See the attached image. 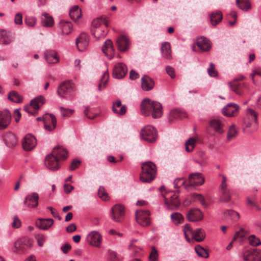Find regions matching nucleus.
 Here are the masks:
<instances>
[{"mask_svg":"<svg viewBox=\"0 0 261 261\" xmlns=\"http://www.w3.org/2000/svg\"><path fill=\"white\" fill-rule=\"evenodd\" d=\"M248 240L249 244L252 246H257L261 244L260 240L254 234L250 236Z\"/></svg>","mask_w":261,"mask_h":261,"instance_id":"obj_49","label":"nucleus"},{"mask_svg":"<svg viewBox=\"0 0 261 261\" xmlns=\"http://www.w3.org/2000/svg\"><path fill=\"white\" fill-rule=\"evenodd\" d=\"M84 114L89 119H94L97 115V114H93L88 107L85 110Z\"/></svg>","mask_w":261,"mask_h":261,"instance_id":"obj_58","label":"nucleus"},{"mask_svg":"<svg viewBox=\"0 0 261 261\" xmlns=\"http://www.w3.org/2000/svg\"><path fill=\"white\" fill-rule=\"evenodd\" d=\"M187 217L190 222L198 221L202 219L203 214L199 209L192 208L188 212Z\"/></svg>","mask_w":261,"mask_h":261,"instance_id":"obj_23","label":"nucleus"},{"mask_svg":"<svg viewBox=\"0 0 261 261\" xmlns=\"http://www.w3.org/2000/svg\"><path fill=\"white\" fill-rule=\"evenodd\" d=\"M125 214L124 207L120 204H116L111 208V218L115 221L120 222Z\"/></svg>","mask_w":261,"mask_h":261,"instance_id":"obj_11","label":"nucleus"},{"mask_svg":"<svg viewBox=\"0 0 261 261\" xmlns=\"http://www.w3.org/2000/svg\"><path fill=\"white\" fill-rule=\"evenodd\" d=\"M54 222L53 219L40 218L36 222V226L40 229L47 230L53 225Z\"/></svg>","mask_w":261,"mask_h":261,"instance_id":"obj_28","label":"nucleus"},{"mask_svg":"<svg viewBox=\"0 0 261 261\" xmlns=\"http://www.w3.org/2000/svg\"><path fill=\"white\" fill-rule=\"evenodd\" d=\"M81 162L80 160H74L72 162L71 164L70 165V166H69L70 170L73 171L75 169H77V168H79V167L81 165Z\"/></svg>","mask_w":261,"mask_h":261,"instance_id":"obj_60","label":"nucleus"},{"mask_svg":"<svg viewBox=\"0 0 261 261\" xmlns=\"http://www.w3.org/2000/svg\"><path fill=\"white\" fill-rule=\"evenodd\" d=\"M72 24L68 21H61L58 24V28L62 35H69L72 30Z\"/></svg>","mask_w":261,"mask_h":261,"instance_id":"obj_31","label":"nucleus"},{"mask_svg":"<svg viewBox=\"0 0 261 261\" xmlns=\"http://www.w3.org/2000/svg\"><path fill=\"white\" fill-rule=\"evenodd\" d=\"M161 50L163 56L167 59H170L171 58V50L170 44L168 42H164L162 44Z\"/></svg>","mask_w":261,"mask_h":261,"instance_id":"obj_36","label":"nucleus"},{"mask_svg":"<svg viewBox=\"0 0 261 261\" xmlns=\"http://www.w3.org/2000/svg\"><path fill=\"white\" fill-rule=\"evenodd\" d=\"M58 158L55 156L51 152L48 154L45 159V164L46 166L51 170H57L60 168Z\"/></svg>","mask_w":261,"mask_h":261,"instance_id":"obj_14","label":"nucleus"},{"mask_svg":"<svg viewBox=\"0 0 261 261\" xmlns=\"http://www.w3.org/2000/svg\"><path fill=\"white\" fill-rule=\"evenodd\" d=\"M238 134V132L236 128L234 125H232L229 127V130L227 133V139L230 140L236 137Z\"/></svg>","mask_w":261,"mask_h":261,"instance_id":"obj_46","label":"nucleus"},{"mask_svg":"<svg viewBox=\"0 0 261 261\" xmlns=\"http://www.w3.org/2000/svg\"><path fill=\"white\" fill-rule=\"evenodd\" d=\"M37 240V243L39 246H42L45 241V237L42 234H38L36 236Z\"/></svg>","mask_w":261,"mask_h":261,"instance_id":"obj_63","label":"nucleus"},{"mask_svg":"<svg viewBox=\"0 0 261 261\" xmlns=\"http://www.w3.org/2000/svg\"><path fill=\"white\" fill-rule=\"evenodd\" d=\"M142 113L145 116L151 115L153 118H159L163 115V107L161 103L151 101L149 99H144L141 103Z\"/></svg>","mask_w":261,"mask_h":261,"instance_id":"obj_1","label":"nucleus"},{"mask_svg":"<svg viewBox=\"0 0 261 261\" xmlns=\"http://www.w3.org/2000/svg\"><path fill=\"white\" fill-rule=\"evenodd\" d=\"M12 37L10 33H8L5 30H0V43L8 44L11 42Z\"/></svg>","mask_w":261,"mask_h":261,"instance_id":"obj_35","label":"nucleus"},{"mask_svg":"<svg viewBox=\"0 0 261 261\" xmlns=\"http://www.w3.org/2000/svg\"><path fill=\"white\" fill-rule=\"evenodd\" d=\"M195 250L198 256L200 257L207 258L209 256L208 251L200 245H197L195 246Z\"/></svg>","mask_w":261,"mask_h":261,"instance_id":"obj_41","label":"nucleus"},{"mask_svg":"<svg viewBox=\"0 0 261 261\" xmlns=\"http://www.w3.org/2000/svg\"><path fill=\"white\" fill-rule=\"evenodd\" d=\"M154 86L153 80L149 76L144 75L141 79V87L144 91L152 90Z\"/></svg>","mask_w":261,"mask_h":261,"instance_id":"obj_26","label":"nucleus"},{"mask_svg":"<svg viewBox=\"0 0 261 261\" xmlns=\"http://www.w3.org/2000/svg\"><path fill=\"white\" fill-rule=\"evenodd\" d=\"M73 86V84L70 81L62 82L58 88V94L62 98L71 96Z\"/></svg>","mask_w":261,"mask_h":261,"instance_id":"obj_5","label":"nucleus"},{"mask_svg":"<svg viewBox=\"0 0 261 261\" xmlns=\"http://www.w3.org/2000/svg\"><path fill=\"white\" fill-rule=\"evenodd\" d=\"M208 75L212 77H217L218 76V72L215 69V66L214 63H211L210 67L207 69Z\"/></svg>","mask_w":261,"mask_h":261,"instance_id":"obj_52","label":"nucleus"},{"mask_svg":"<svg viewBox=\"0 0 261 261\" xmlns=\"http://www.w3.org/2000/svg\"><path fill=\"white\" fill-rule=\"evenodd\" d=\"M60 109L61 110L62 116L63 117H69L73 112V111L71 109H65L63 107H61Z\"/></svg>","mask_w":261,"mask_h":261,"instance_id":"obj_56","label":"nucleus"},{"mask_svg":"<svg viewBox=\"0 0 261 261\" xmlns=\"http://www.w3.org/2000/svg\"><path fill=\"white\" fill-rule=\"evenodd\" d=\"M69 15L73 20L76 21L81 17V10L79 9L77 6H74L70 10Z\"/></svg>","mask_w":261,"mask_h":261,"instance_id":"obj_37","label":"nucleus"},{"mask_svg":"<svg viewBox=\"0 0 261 261\" xmlns=\"http://www.w3.org/2000/svg\"><path fill=\"white\" fill-rule=\"evenodd\" d=\"M242 256L244 261H261V251L252 248L243 251Z\"/></svg>","mask_w":261,"mask_h":261,"instance_id":"obj_7","label":"nucleus"},{"mask_svg":"<svg viewBox=\"0 0 261 261\" xmlns=\"http://www.w3.org/2000/svg\"><path fill=\"white\" fill-rule=\"evenodd\" d=\"M37 141L35 137L31 134L25 136L22 141V146L26 151H30L36 145Z\"/></svg>","mask_w":261,"mask_h":261,"instance_id":"obj_15","label":"nucleus"},{"mask_svg":"<svg viewBox=\"0 0 261 261\" xmlns=\"http://www.w3.org/2000/svg\"><path fill=\"white\" fill-rule=\"evenodd\" d=\"M196 140L193 138H190L185 143L186 150L187 152H191L194 147Z\"/></svg>","mask_w":261,"mask_h":261,"instance_id":"obj_47","label":"nucleus"},{"mask_svg":"<svg viewBox=\"0 0 261 261\" xmlns=\"http://www.w3.org/2000/svg\"><path fill=\"white\" fill-rule=\"evenodd\" d=\"M142 172L140 179L143 182L149 183L152 181L156 175L155 165L151 162H146L142 164Z\"/></svg>","mask_w":261,"mask_h":261,"instance_id":"obj_3","label":"nucleus"},{"mask_svg":"<svg viewBox=\"0 0 261 261\" xmlns=\"http://www.w3.org/2000/svg\"><path fill=\"white\" fill-rule=\"evenodd\" d=\"M196 44L202 51H207L211 48L210 41L203 36L198 37L196 39Z\"/></svg>","mask_w":261,"mask_h":261,"instance_id":"obj_22","label":"nucleus"},{"mask_svg":"<svg viewBox=\"0 0 261 261\" xmlns=\"http://www.w3.org/2000/svg\"><path fill=\"white\" fill-rule=\"evenodd\" d=\"M245 77L241 75L240 77L234 79L232 81L229 83L231 89L239 95H242L244 93V89L246 87V85L244 83L240 82L243 80Z\"/></svg>","mask_w":261,"mask_h":261,"instance_id":"obj_10","label":"nucleus"},{"mask_svg":"<svg viewBox=\"0 0 261 261\" xmlns=\"http://www.w3.org/2000/svg\"><path fill=\"white\" fill-rule=\"evenodd\" d=\"M142 139L148 142H154L157 138V132L154 127L147 125L143 128L140 133Z\"/></svg>","mask_w":261,"mask_h":261,"instance_id":"obj_6","label":"nucleus"},{"mask_svg":"<svg viewBox=\"0 0 261 261\" xmlns=\"http://www.w3.org/2000/svg\"><path fill=\"white\" fill-rule=\"evenodd\" d=\"M41 23L44 27H51L54 24V19L48 13L44 12L41 16Z\"/></svg>","mask_w":261,"mask_h":261,"instance_id":"obj_32","label":"nucleus"},{"mask_svg":"<svg viewBox=\"0 0 261 261\" xmlns=\"http://www.w3.org/2000/svg\"><path fill=\"white\" fill-rule=\"evenodd\" d=\"M166 72L171 78L173 79L175 77V70L173 67L168 66L166 67Z\"/></svg>","mask_w":261,"mask_h":261,"instance_id":"obj_61","label":"nucleus"},{"mask_svg":"<svg viewBox=\"0 0 261 261\" xmlns=\"http://www.w3.org/2000/svg\"><path fill=\"white\" fill-rule=\"evenodd\" d=\"M108 78V73L107 72H105L103 74L100 80V82L99 83L98 86V90L99 91L102 90V86L103 88H105L106 87V85H107V83Z\"/></svg>","mask_w":261,"mask_h":261,"instance_id":"obj_50","label":"nucleus"},{"mask_svg":"<svg viewBox=\"0 0 261 261\" xmlns=\"http://www.w3.org/2000/svg\"><path fill=\"white\" fill-rule=\"evenodd\" d=\"M36 120L38 121H43L44 124V127L45 129L48 131L53 130L56 126V118L53 114H45L42 117H39L37 118Z\"/></svg>","mask_w":261,"mask_h":261,"instance_id":"obj_8","label":"nucleus"},{"mask_svg":"<svg viewBox=\"0 0 261 261\" xmlns=\"http://www.w3.org/2000/svg\"><path fill=\"white\" fill-rule=\"evenodd\" d=\"M39 195L36 192H33L26 196L24 200V204L29 208H36L38 205Z\"/></svg>","mask_w":261,"mask_h":261,"instance_id":"obj_12","label":"nucleus"},{"mask_svg":"<svg viewBox=\"0 0 261 261\" xmlns=\"http://www.w3.org/2000/svg\"><path fill=\"white\" fill-rule=\"evenodd\" d=\"M220 201L222 202H228L230 200L231 196L229 190L221 192Z\"/></svg>","mask_w":261,"mask_h":261,"instance_id":"obj_51","label":"nucleus"},{"mask_svg":"<svg viewBox=\"0 0 261 261\" xmlns=\"http://www.w3.org/2000/svg\"><path fill=\"white\" fill-rule=\"evenodd\" d=\"M222 177V180L220 187V191L221 192H223L224 191H228V190L227 189V184H226V177L224 175H220Z\"/></svg>","mask_w":261,"mask_h":261,"instance_id":"obj_59","label":"nucleus"},{"mask_svg":"<svg viewBox=\"0 0 261 261\" xmlns=\"http://www.w3.org/2000/svg\"><path fill=\"white\" fill-rule=\"evenodd\" d=\"M14 21L17 24L20 25L22 23V15L21 13H18L16 14Z\"/></svg>","mask_w":261,"mask_h":261,"instance_id":"obj_62","label":"nucleus"},{"mask_svg":"<svg viewBox=\"0 0 261 261\" xmlns=\"http://www.w3.org/2000/svg\"><path fill=\"white\" fill-rule=\"evenodd\" d=\"M44 57L45 60L48 63H57L59 61L57 54L55 52L46 53Z\"/></svg>","mask_w":261,"mask_h":261,"instance_id":"obj_39","label":"nucleus"},{"mask_svg":"<svg viewBox=\"0 0 261 261\" xmlns=\"http://www.w3.org/2000/svg\"><path fill=\"white\" fill-rule=\"evenodd\" d=\"M238 7L244 11H248L251 8V4L248 0H236Z\"/></svg>","mask_w":261,"mask_h":261,"instance_id":"obj_43","label":"nucleus"},{"mask_svg":"<svg viewBox=\"0 0 261 261\" xmlns=\"http://www.w3.org/2000/svg\"><path fill=\"white\" fill-rule=\"evenodd\" d=\"M4 140L7 146L9 147L15 146L17 143L15 135L12 133H7L5 135Z\"/></svg>","mask_w":261,"mask_h":261,"instance_id":"obj_34","label":"nucleus"},{"mask_svg":"<svg viewBox=\"0 0 261 261\" xmlns=\"http://www.w3.org/2000/svg\"><path fill=\"white\" fill-rule=\"evenodd\" d=\"M182 115V114L180 111L176 109L172 110L169 113L168 121L171 122L174 119H180Z\"/></svg>","mask_w":261,"mask_h":261,"instance_id":"obj_44","label":"nucleus"},{"mask_svg":"<svg viewBox=\"0 0 261 261\" xmlns=\"http://www.w3.org/2000/svg\"><path fill=\"white\" fill-rule=\"evenodd\" d=\"M171 219L175 224L182 223L184 221L182 215L179 213H173L171 215Z\"/></svg>","mask_w":261,"mask_h":261,"instance_id":"obj_45","label":"nucleus"},{"mask_svg":"<svg viewBox=\"0 0 261 261\" xmlns=\"http://www.w3.org/2000/svg\"><path fill=\"white\" fill-rule=\"evenodd\" d=\"M185 180L182 178H176L174 181V185L175 188L178 189L181 185H184Z\"/></svg>","mask_w":261,"mask_h":261,"instance_id":"obj_64","label":"nucleus"},{"mask_svg":"<svg viewBox=\"0 0 261 261\" xmlns=\"http://www.w3.org/2000/svg\"><path fill=\"white\" fill-rule=\"evenodd\" d=\"M179 192V191L177 190L175 191L167 192L165 194H162L165 199V204L168 208L171 210H176L179 207L180 204Z\"/></svg>","mask_w":261,"mask_h":261,"instance_id":"obj_4","label":"nucleus"},{"mask_svg":"<svg viewBox=\"0 0 261 261\" xmlns=\"http://www.w3.org/2000/svg\"><path fill=\"white\" fill-rule=\"evenodd\" d=\"M210 125L219 134H222L224 132V130L222 128L221 123L219 120H212L210 122Z\"/></svg>","mask_w":261,"mask_h":261,"instance_id":"obj_42","label":"nucleus"},{"mask_svg":"<svg viewBox=\"0 0 261 261\" xmlns=\"http://www.w3.org/2000/svg\"><path fill=\"white\" fill-rule=\"evenodd\" d=\"M118 48L120 51H125L129 48V40L125 36H120L116 40Z\"/></svg>","mask_w":261,"mask_h":261,"instance_id":"obj_24","label":"nucleus"},{"mask_svg":"<svg viewBox=\"0 0 261 261\" xmlns=\"http://www.w3.org/2000/svg\"><path fill=\"white\" fill-rule=\"evenodd\" d=\"M88 44V38L86 33H81L76 39V44L80 51L85 50L87 48Z\"/></svg>","mask_w":261,"mask_h":261,"instance_id":"obj_19","label":"nucleus"},{"mask_svg":"<svg viewBox=\"0 0 261 261\" xmlns=\"http://www.w3.org/2000/svg\"><path fill=\"white\" fill-rule=\"evenodd\" d=\"M246 117L244 121L246 124L247 127H250L251 125L254 123L256 125L258 124V113L250 108H248L246 110Z\"/></svg>","mask_w":261,"mask_h":261,"instance_id":"obj_13","label":"nucleus"},{"mask_svg":"<svg viewBox=\"0 0 261 261\" xmlns=\"http://www.w3.org/2000/svg\"><path fill=\"white\" fill-rule=\"evenodd\" d=\"M127 71L126 65L122 63H119L113 69V76L116 79H122L126 74Z\"/></svg>","mask_w":261,"mask_h":261,"instance_id":"obj_17","label":"nucleus"},{"mask_svg":"<svg viewBox=\"0 0 261 261\" xmlns=\"http://www.w3.org/2000/svg\"><path fill=\"white\" fill-rule=\"evenodd\" d=\"M239 109L240 107L237 104L230 103L223 109L222 113L226 116L233 117L238 114Z\"/></svg>","mask_w":261,"mask_h":261,"instance_id":"obj_16","label":"nucleus"},{"mask_svg":"<svg viewBox=\"0 0 261 261\" xmlns=\"http://www.w3.org/2000/svg\"><path fill=\"white\" fill-rule=\"evenodd\" d=\"M189 181L190 186H197L203 184L204 178L201 173H194L189 175Z\"/></svg>","mask_w":261,"mask_h":261,"instance_id":"obj_20","label":"nucleus"},{"mask_svg":"<svg viewBox=\"0 0 261 261\" xmlns=\"http://www.w3.org/2000/svg\"><path fill=\"white\" fill-rule=\"evenodd\" d=\"M150 212L148 210H139L136 211V220L140 225L143 226H148L150 223Z\"/></svg>","mask_w":261,"mask_h":261,"instance_id":"obj_9","label":"nucleus"},{"mask_svg":"<svg viewBox=\"0 0 261 261\" xmlns=\"http://www.w3.org/2000/svg\"><path fill=\"white\" fill-rule=\"evenodd\" d=\"M222 14L220 12L212 13L210 15V20L213 25L215 26L222 19Z\"/></svg>","mask_w":261,"mask_h":261,"instance_id":"obj_38","label":"nucleus"},{"mask_svg":"<svg viewBox=\"0 0 261 261\" xmlns=\"http://www.w3.org/2000/svg\"><path fill=\"white\" fill-rule=\"evenodd\" d=\"M112 111L116 114L123 115L126 112V107L125 105L122 106L121 101L117 100L113 102Z\"/></svg>","mask_w":261,"mask_h":261,"instance_id":"obj_29","label":"nucleus"},{"mask_svg":"<svg viewBox=\"0 0 261 261\" xmlns=\"http://www.w3.org/2000/svg\"><path fill=\"white\" fill-rule=\"evenodd\" d=\"M108 23L102 17L94 19L91 24V31L93 36L97 39L105 37L108 32Z\"/></svg>","mask_w":261,"mask_h":261,"instance_id":"obj_2","label":"nucleus"},{"mask_svg":"<svg viewBox=\"0 0 261 261\" xmlns=\"http://www.w3.org/2000/svg\"><path fill=\"white\" fill-rule=\"evenodd\" d=\"M102 52L107 57L111 59L114 56L115 49L112 41L110 39L107 40L102 47Z\"/></svg>","mask_w":261,"mask_h":261,"instance_id":"obj_21","label":"nucleus"},{"mask_svg":"<svg viewBox=\"0 0 261 261\" xmlns=\"http://www.w3.org/2000/svg\"><path fill=\"white\" fill-rule=\"evenodd\" d=\"M158 257V251L154 247H152L149 259L150 261H157Z\"/></svg>","mask_w":261,"mask_h":261,"instance_id":"obj_55","label":"nucleus"},{"mask_svg":"<svg viewBox=\"0 0 261 261\" xmlns=\"http://www.w3.org/2000/svg\"><path fill=\"white\" fill-rule=\"evenodd\" d=\"M192 239L197 242H200L204 240L205 238L204 231L201 228H196L192 231L191 234Z\"/></svg>","mask_w":261,"mask_h":261,"instance_id":"obj_33","label":"nucleus"},{"mask_svg":"<svg viewBox=\"0 0 261 261\" xmlns=\"http://www.w3.org/2000/svg\"><path fill=\"white\" fill-rule=\"evenodd\" d=\"M11 120V114L8 110L0 111V129L7 127L10 124Z\"/></svg>","mask_w":261,"mask_h":261,"instance_id":"obj_18","label":"nucleus"},{"mask_svg":"<svg viewBox=\"0 0 261 261\" xmlns=\"http://www.w3.org/2000/svg\"><path fill=\"white\" fill-rule=\"evenodd\" d=\"M224 214L227 215L228 219L230 218L233 221H237L240 218L239 213L232 210H227L224 213Z\"/></svg>","mask_w":261,"mask_h":261,"instance_id":"obj_48","label":"nucleus"},{"mask_svg":"<svg viewBox=\"0 0 261 261\" xmlns=\"http://www.w3.org/2000/svg\"><path fill=\"white\" fill-rule=\"evenodd\" d=\"M99 197L102 200L107 201L108 200V194L103 187H100L98 191Z\"/></svg>","mask_w":261,"mask_h":261,"instance_id":"obj_53","label":"nucleus"},{"mask_svg":"<svg viewBox=\"0 0 261 261\" xmlns=\"http://www.w3.org/2000/svg\"><path fill=\"white\" fill-rule=\"evenodd\" d=\"M24 22L28 26L33 27L36 23V19L35 17H27L24 19Z\"/></svg>","mask_w":261,"mask_h":261,"instance_id":"obj_57","label":"nucleus"},{"mask_svg":"<svg viewBox=\"0 0 261 261\" xmlns=\"http://www.w3.org/2000/svg\"><path fill=\"white\" fill-rule=\"evenodd\" d=\"M88 239L91 245L97 247L100 246L102 237L98 232L95 231L91 232L88 235Z\"/></svg>","mask_w":261,"mask_h":261,"instance_id":"obj_25","label":"nucleus"},{"mask_svg":"<svg viewBox=\"0 0 261 261\" xmlns=\"http://www.w3.org/2000/svg\"><path fill=\"white\" fill-rule=\"evenodd\" d=\"M8 98L11 101L16 103L21 102L23 99L22 97L15 91H10L8 94Z\"/></svg>","mask_w":261,"mask_h":261,"instance_id":"obj_40","label":"nucleus"},{"mask_svg":"<svg viewBox=\"0 0 261 261\" xmlns=\"http://www.w3.org/2000/svg\"><path fill=\"white\" fill-rule=\"evenodd\" d=\"M51 153L53 154V155L58 158L59 161L60 160H65L68 157L67 151L60 146L55 147L53 149Z\"/></svg>","mask_w":261,"mask_h":261,"instance_id":"obj_27","label":"nucleus"},{"mask_svg":"<svg viewBox=\"0 0 261 261\" xmlns=\"http://www.w3.org/2000/svg\"><path fill=\"white\" fill-rule=\"evenodd\" d=\"M32 245V240L27 237L20 238L15 243V247L18 249L30 248Z\"/></svg>","mask_w":261,"mask_h":261,"instance_id":"obj_30","label":"nucleus"},{"mask_svg":"<svg viewBox=\"0 0 261 261\" xmlns=\"http://www.w3.org/2000/svg\"><path fill=\"white\" fill-rule=\"evenodd\" d=\"M30 106L34 109L32 115H36L37 114V110H39L40 107L38 102L35 100V99H32L30 102Z\"/></svg>","mask_w":261,"mask_h":261,"instance_id":"obj_54","label":"nucleus"}]
</instances>
